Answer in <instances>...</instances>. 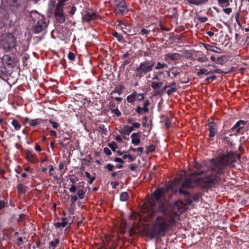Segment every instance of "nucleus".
<instances>
[{
	"label": "nucleus",
	"instance_id": "4d7b16f0",
	"mask_svg": "<svg viewBox=\"0 0 249 249\" xmlns=\"http://www.w3.org/2000/svg\"><path fill=\"white\" fill-rule=\"evenodd\" d=\"M217 63H218V64H223V57H222V56L219 57L217 59Z\"/></svg>",
	"mask_w": 249,
	"mask_h": 249
},
{
	"label": "nucleus",
	"instance_id": "052dcab7",
	"mask_svg": "<svg viewBox=\"0 0 249 249\" xmlns=\"http://www.w3.org/2000/svg\"><path fill=\"white\" fill-rule=\"evenodd\" d=\"M114 161L115 162H120L122 163L124 162L123 160L120 158H115L114 159Z\"/></svg>",
	"mask_w": 249,
	"mask_h": 249
},
{
	"label": "nucleus",
	"instance_id": "2f4dec72",
	"mask_svg": "<svg viewBox=\"0 0 249 249\" xmlns=\"http://www.w3.org/2000/svg\"><path fill=\"white\" fill-rule=\"evenodd\" d=\"M136 100L139 101H141L144 99V95L143 94L138 93L135 91Z\"/></svg>",
	"mask_w": 249,
	"mask_h": 249
},
{
	"label": "nucleus",
	"instance_id": "423d86ee",
	"mask_svg": "<svg viewBox=\"0 0 249 249\" xmlns=\"http://www.w3.org/2000/svg\"><path fill=\"white\" fill-rule=\"evenodd\" d=\"M55 16L58 22L60 23L64 22L65 17L63 14V5L60 3H57L55 10Z\"/></svg>",
	"mask_w": 249,
	"mask_h": 249
},
{
	"label": "nucleus",
	"instance_id": "49530a36",
	"mask_svg": "<svg viewBox=\"0 0 249 249\" xmlns=\"http://www.w3.org/2000/svg\"><path fill=\"white\" fill-rule=\"evenodd\" d=\"M197 60L199 62H201V63H203V62H206L207 60H208V59L207 57H198L197 58Z\"/></svg>",
	"mask_w": 249,
	"mask_h": 249
},
{
	"label": "nucleus",
	"instance_id": "a211bd4d",
	"mask_svg": "<svg viewBox=\"0 0 249 249\" xmlns=\"http://www.w3.org/2000/svg\"><path fill=\"white\" fill-rule=\"evenodd\" d=\"M162 86L163 83L161 82L153 81L151 84V87L154 89H160Z\"/></svg>",
	"mask_w": 249,
	"mask_h": 249
},
{
	"label": "nucleus",
	"instance_id": "7ed1b4c3",
	"mask_svg": "<svg viewBox=\"0 0 249 249\" xmlns=\"http://www.w3.org/2000/svg\"><path fill=\"white\" fill-rule=\"evenodd\" d=\"M31 17L35 21L37 20L36 23L34 27V32L35 34H38L44 30L47 26V23L43 16L40 15L36 11H32L31 13Z\"/></svg>",
	"mask_w": 249,
	"mask_h": 249
},
{
	"label": "nucleus",
	"instance_id": "e433bc0d",
	"mask_svg": "<svg viewBox=\"0 0 249 249\" xmlns=\"http://www.w3.org/2000/svg\"><path fill=\"white\" fill-rule=\"evenodd\" d=\"M111 112L117 116H120L121 115V112L118 108H114L111 109Z\"/></svg>",
	"mask_w": 249,
	"mask_h": 249
},
{
	"label": "nucleus",
	"instance_id": "864d4df0",
	"mask_svg": "<svg viewBox=\"0 0 249 249\" xmlns=\"http://www.w3.org/2000/svg\"><path fill=\"white\" fill-rule=\"evenodd\" d=\"M49 175L50 176H52L53 177V175H54V168L53 167V166H51L49 169Z\"/></svg>",
	"mask_w": 249,
	"mask_h": 249
},
{
	"label": "nucleus",
	"instance_id": "8fccbe9b",
	"mask_svg": "<svg viewBox=\"0 0 249 249\" xmlns=\"http://www.w3.org/2000/svg\"><path fill=\"white\" fill-rule=\"evenodd\" d=\"M76 190V186L73 184H72L71 186V188L69 189L70 192H71V193L75 192Z\"/></svg>",
	"mask_w": 249,
	"mask_h": 249
},
{
	"label": "nucleus",
	"instance_id": "412c9836",
	"mask_svg": "<svg viewBox=\"0 0 249 249\" xmlns=\"http://www.w3.org/2000/svg\"><path fill=\"white\" fill-rule=\"evenodd\" d=\"M218 4L221 7H227L230 5L229 0H218Z\"/></svg>",
	"mask_w": 249,
	"mask_h": 249
},
{
	"label": "nucleus",
	"instance_id": "20e7f679",
	"mask_svg": "<svg viewBox=\"0 0 249 249\" xmlns=\"http://www.w3.org/2000/svg\"><path fill=\"white\" fill-rule=\"evenodd\" d=\"M16 45V39L14 36L10 34L3 35L0 41V46L5 52H9L13 49Z\"/></svg>",
	"mask_w": 249,
	"mask_h": 249
},
{
	"label": "nucleus",
	"instance_id": "dca6fc26",
	"mask_svg": "<svg viewBox=\"0 0 249 249\" xmlns=\"http://www.w3.org/2000/svg\"><path fill=\"white\" fill-rule=\"evenodd\" d=\"M2 62L3 64L11 66L12 65V60L8 55H4L2 58Z\"/></svg>",
	"mask_w": 249,
	"mask_h": 249
},
{
	"label": "nucleus",
	"instance_id": "c9c22d12",
	"mask_svg": "<svg viewBox=\"0 0 249 249\" xmlns=\"http://www.w3.org/2000/svg\"><path fill=\"white\" fill-rule=\"evenodd\" d=\"M122 89H123V86H121L119 88H115V89L113 91V93L114 92V93H118L119 95H120L121 93H122Z\"/></svg>",
	"mask_w": 249,
	"mask_h": 249
},
{
	"label": "nucleus",
	"instance_id": "37998d69",
	"mask_svg": "<svg viewBox=\"0 0 249 249\" xmlns=\"http://www.w3.org/2000/svg\"><path fill=\"white\" fill-rule=\"evenodd\" d=\"M104 153L107 156H109L111 154V152L110 149L107 147H105L104 149Z\"/></svg>",
	"mask_w": 249,
	"mask_h": 249
},
{
	"label": "nucleus",
	"instance_id": "0e129e2a",
	"mask_svg": "<svg viewBox=\"0 0 249 249\" xmlns=\"http://www.w3.org/2000/svg\"><path fill=\"white\" fill-rule=\"evenodd\" d=\"M172 73L175 77H176L177 76H178L179 74V72L178 71H172Z\"/></svg>",
	"mask_w": 249,
	"mask_h": 249
},
{
	"label": "nucleus",
	"instance_id": "5701e85b",
	"mask_svg": "<svg viewBox=\"0 0 249 249\" xmlns=\"http://www.w3.org/2000/svg\"><path fill=\"white\" fill-rule=\"evenodd\" d=\"M18 192L19 194H24L26 191V187L22 184H19L17 186Z\"/></svg>",
	"mask_w": 249,
	"mask_h": 249
},
{
	"label": "nucleus",
	"instance_id": "f8f14e48",
	"mask_svg": "<svg viewBox=\"0 0 249 249\" xmlns=\"http://www.w3.org/2000/svg\"><path fill=\"white\" fill-rule=\"evenodd\" d=\"M203 46L208 51L218 53H220L222 52L221 49L218 47L213 46L208 44H203Z\"/></svg>",
	"mask_w": 249,
	"mask_h": 249
},
{
	"label": "nucleus",
	"instance_id": "72a5a7b5",
	"mask_svg": "<svg viewBox=\"0 0 249 249\" xmlns=\"http://www.w3.org/2000/svg\"><path fill=\"white\" fill-rule=\"evenodd\" d=\"M59 243V240L58 239H55L54 241H51L50 242V245L53 247V249L57 246Z\"/></svg>",
	"mask_w": 249,
	"mask_h": 249
},
{
	"label": "nucleus",
	"instance_id": "de8ad7c7",
	"mask_svg": "<svg viewBox=\"0 0 249 249\" xmlns=\"http://www.w3.org/2000/svg\"><path fill=\"white\" fill-rule=\"evenodd\" d=\"M106 168L109 171H112L114 168V166L113 165L111 164H107L106 165Z\"/></svg>",
	"mask_w": 249,
	"mask_h": 249
},
{
	"label": "nucleus",
	"instance_id": "3c124183",
	"mask_svg": "<svg viewBox=\"0 0 249 249\" xmlns=\"http://www.w3.org/2000/svg\"><path fill=\"white\" fill-rule=\"evenodd\" d=\"M223 11L226 14L229 15L231 12L232 9L231 8H226L224 9Z\"/></svg>",
	"mask_w": 249,
	"mask_h": 249
},
{
	"label": "nucleus",
	"instance_id": "6e6d98bb",
	"mask_svg": "<svg viewBox=\"0 0 249 249\" xmlns=\"http://www.w3.org/2000/svg\"><path fill=\"white\" fill-rule=\"evenodd\" d=\"M170 120L168 119H167L165 121V126L167 128H168L170 127Z\"/></svg>",
	"mask_w": 249,
	"mask_h": 249
},
{
	"label": "nucleus",
	"instance_id": "f257e3e1",
	"mask_svg": "<svg viewBox=\"0 0 249 249\" xmlns=\"http://www.w3.org/2000/svg\"><path fill=\"white\" fill-rule=\"evenodd\" d=\"M234 161L233 155L230 153L219 154L218 157L211 160L207 164L199 167L195 165L196 171L190 178L185 179L179 189L180 194H186V189L200 185L202 183H214L217 182L219 176L223 172L226 166L231 165Z\"/></svg>",
	"mask_w": 249,
	"mask_h": 249
},
{
	"label": "nucleus",
	"instance_id": "4c0bfd02",
	"mask_svg": "<svg viewBox=\"0 0 249 249\" xmlns=\"http://www.w3.org/2000/svg\"><path fill=\"white\" fill-rule=\"evenodd\" d=\"M60 223H61V227L62 228L65 227L67 226V225L68 224V222L67 221V219L65 217L62 218V222H60Z\"/></svg>",
	"mask_w": 249,
	"mask_h": 249
},
{
	"label": "nucleus",
	"instance_id": "b1692460",
	"mask_svg": "<svg viewBox=\"0 0 249 249\" xmlns=\"http://www.w3.org/2000/svg\"><path fill=\"white\" fill-rule=\"evenodd\" d=\"M12 125L14 127L16 130H19L21 128V125L18 121L16 119L13 120L11 123Z\"/></svg>",
	"mask_w": 249,
	"mask_h": 249
},
{
	"label": "nucleus",
	"instance_id": "c85d7f7f",
	"mask_svg": "<svg viewBox=\"0 0 249 249\" xmlns=\"http://www.w3.org/2000/svg\"><path fill=\"white\" fill-rule=\"evenodd\" d=\"M120 200L125 201L128 198V194L126 192H123L121 194L120 196Z\"/></svg>",
	"mask_w": 249,
	"mask_h": 249
},
{
	"label": "nucleus",
	"instance_id": "ddd939ff",
	"mask_svg": "<svg viewBox=\"0 0 249 249\" xmlns=\"http://www.w3.org/2000/svg\"><path fill=\"white\" fill-rule=\"evenodd\" d=\"M133 131V127L128 125H125L121 127L120 133L124 135H129Z\"/></svg>",
	"mask_w": 249,
	"mask_h": 249
},
{
	"label": "nucleus",
	"instance_id": "79ce46f5",
	"mask_svg": "<svg viewBox=\"0 0 249 249\" xmlns=\"http://www.w3.org/2000/svg\"><path fill=\"white\" fill-rule=\"evenodd\" d=\"M49 122L52 124V126L53 128H57L59 126V124L55 122H53L52 120L49 121Z\"/></svg>",
	"mask_w": 249,
	"mask_h": 249
},
{
	"label": "nucleus",
	"instance_id": "9d476101",
	"mask_svg": "<svg viewBox=\"0 0 249 249\" xmlns=\"http://www.w3.org/2000/svg\"><path fill=\"white\" fill-rule=\"evenodd\" d=\"M245 124L246 123L244 121H239L232 127V131L234 134L239 133L240 131V130L243 128Z\"/></svg>",
	"mask_w": 249,
	"mask_h": 249
},
{
	"label": "nucleus",
	"instance_id": "7c9ffc66",
	"mask_svg": "<svg viewBox=\"0 0 249 249\" xmlns=\"http://www.w3.org/2000/svg\"><path fill=\"white\" fill-rule=\"evenodd\" d=\"M77 195L80 199H83L85 196V192L82 190H79L77 192Z\"/></svg>",
	"mask_w": 249,
	"mask_h": 249
},
{
	"label": "nucleus",
	"instance_id": "bf43d9fd",
	"mask_svg": "<svg viewBox=\"0 0 249 249\" xmlns=\"http://www.w3.org/2000/svg\"><path fill=\"white\" fill-rule=\"evenodd\" d=\"M199 20L202 22H205L207 21L208 18L206 17H202L199 18Z\"/></svg>",
	"mask_w": 249,
	"mask_h": 249
},
{
	"label": "nucleus",
	"instance_id": "9b49d317",
	"mask_svg": "<svg viewBox=\"0 0 249 249\" xmlns=\"http://www.w3.org/2000/svg\"><path fill=\"white\" fill-rule=\"evenodd\" d=\"M140 133H133L131 135V142L135 146L139 145L141 143Z\"/></svg>",
	"mask_w": 249,
	"mask_h": 249
},
{
	"label": "nucleus",
	"instance_id": "4468645a",
	"mask_svg": "<svg viewBox=\"0 0 249 249\" xmlns=\"http://www.w3.org/2000/svg\"><path fill=\"white\" fill-rule=\"evenodd\" d=\"M213 72H219L218 70H209L207 68L200 69L198 70L197 74L198 76L205 74L208 75L209 74H213Z\"/></svg>",
	"mask_w": 249,
	"mask_h": 249
},
{
	"label": "nucleus",
	"instance_id": "69168bd1",
	"mask_svg": "<svg viewBox=\"0 0 249 249\" xmlns=\"http://www.w3.org/2000/svg\"><path fill=\"white\" fill-rule=\"evenodd\" d=\"M144 107L148 108V106L149 105V102L148 100H145L144 102Z\"/></svg>",
	"mask_w": 249,
	"mask_h": 249
},
{
	"label": "nucleus",
	"instance_id": "774afa93",
	"mask_svg": "<svg viewBox=\"0 0 249 249\" xmlns=\"http://www.w3.org/2000/svg\"><path fill=\"white\" fill-rule=\"evenodd\" d=\"M89 180L88 181V183L89 184H91L92 183V182L94 181L95 178L94 177H91L90 178H89Z\"/></svg>",
	"mask_w": 249,
	"mask_h": 249
},
{
	"label": "nucleus",
	"instance_id": "e2e57ef3",
	"mask_svg": "<svg viewBox=\"0 0 249 249\" xmlns=\"http://www.w3.org/2000/svg\"><path fill=\"white\" fill-rule=\"evenodd\" d=\"M76 10V8L75 6H72L71 7V10L70 11V13L71 14V15H73L75 12Z\"/></svg>",
	"mask_w": 249,
	"mask_h": 249
},
{
	"label": "nucleus",
	"instance_id": "473e14b6",
	"mask_svg": "<svg viewBox=\"0 0 249 249\" xmlns=\"http://www.w3.org/2000/svg\"><path fill=\"white\" fill-rule=\"evenodd\" d=\"M40 123V120L39 119L32 120L30 123V125L32 126H35Z\"/></svg>",
	"mask_w": 249,
	"mask_h": 249
},
{
	"label": "nucleus",
	"instance_id": "393cba45",
	"mask_svg": "<svg viewBox=\"0 0 249 249\" xmlns=\"http://www.w3.org/2000/svg\"><path fill=\"white\" fill-rule=\"evenodd\" d=\"M149 109L148 108L146 107H138L136 109V112L139 114H143L144 113L147 112Z\"/></svg>",
	"mask_w": 249,
	"mask_h": 249
},
{
	"label": "nucleus",
	"instance_id": "1a4fd4ad",
	"mask_svg": "<svg viewBox=\"0 0 249 249\" xmlns=\"http://www.w3.org/2000/svg\"><path fill=\"white\" fill-rule=\"evenodd\" d=\"M182 55L177 53H168L165 55L164 60L166 61L169 60H178L181 58Z\"/></svg>",
	"mask_w": 249,
	"mask_h": 249
},
{
	"label": "nucleus",
	"instance_id": "338daca9",
	"mask_svg": "<svg viewBox=\"0 0 249 249\" xmlns=\"http://www.w3.org/2000/svg\"><path fill=\"white\" fill-rule=\"evenodd\" d=\"M56 133L55 131H54V130L50 131V135L51 136H56Z\"/></svg>",
	"mask_w": 249,
	"mask_h": 249
},
{
	"label": "nucleus",
	"instance_id": "f3484780",
	"mask_svg": "<svg viewBox=\"0 0 249 249\" xmlns=\"http://www.w3.org/2000/svg\"><path fill=\"white\" fill-rule=\"evenodd\" d=\"M182 179V175H181L179 177L176 178L174 179L173 182L171 185V189L174 191L173 187L174 186H178L180 182V181Z\"/></svg>",
	"mask_w": 249,
	"mask_h": 249
},
{
	"label": "nucleus",
	"instance_id": "a18cd8bd",
	"mask_svg": "<svg viewBox=\"0 0 249 249\" xmlns=\"http://www.w3.org/2000/svg\"><path fill=\"white\" fill-rule=\"evenodd\" d=\"M6 202L4 201L0 200V210H2L5 207Z\"/></svg>",
	"mask_w": 249,
	"mask_h": 249
},
{
	"label": "nucleus",
	"instance_id": "cd10ccee",
	"mask_svg": "<svg viewBox=\"0 0 249 249\" xmlns=\"http://www.w3.org/2000/svg\"><path fill=\"white\" fill-rule=\"evenodd\" d=\"M129 151H132L134 152H138L139 153L138 155L141 156V155L143 152V148L142 147H139L138 148L130 147L129 149Z\"/></svg>",
	"mask_w": 249,
	"mask_h": 249
},
{
	"label": "nucleus",
	"instance_id": "09e8293b",
	"mask_svg": "<svg viewBox=\"0 0 249 249\" xmlns=\"http://www.w3.org/2000/svg\"><path fill=\"white\" fill-rule=\"evenodd\" d=\"M176 89L175 88H172L167 90V93L168 95H170V94H172L173 93L175 92L176 91Z\"/></svg>",
	"mask_w": 249,
	"mask_h": 249
},
{
	"label": "nucleus",
	"instance_id": "2eb2a0df",
	"mask_svg": "<svg viewBox=\"0 0 249 249\" xmlns=\"http://www.w3.org/2000/svg\"><path fill=\"white\" fill-rule=\"evenodd\" d=\"M209 126V136L210 137H213L215 136V133L216 132V130L215 128V124L213 122L210 123Z\"/></svg>",
	"mask_w": 249,
	"mask_h": 249
},
{
	"label": "nucleus",
	"instance_id": "ea45409f",
	"mask_svg": "<svg viewBox=\"0 0 249 249\" xmlns=\"http://www.w3.org/2000/svg\"><path fill=\"white\" fill-rule=\"evenodd\" d=\"M68 58L71 60H73L75 58V55L73 53L69 52L68 54Z\"/></svg>",
	"mask_w": 249,
	"mask_h": 249
},
{
	"label": "nucleus",
	"instance_id": "f704fd0d",
	"mask_svg": "<svg viewBox=\"0 0 249 249\" xmlns=\"http://www.w3.org/2000/svg\"><path fill=\"white\" fill-rule=\"evenodd\" d=\"M108 145L113 151H115L116 148L117 147V144L115 142L109 143Z\"/></svg>",
	"mask_w": 249,
	"mask_h": 249
},
{
	"label": "nucleus",
	"instance_id": "aec40b11",
	"mask_svg": "<svg viewBox=\"0 0 249 249\" xmlns=\"http://www.w3.org/2000/svg\"><path fill=\"white\" fill-rule=\"evenodd\" d=\"M126 100L128 102L131 103L136 101L137 100L135 91H134L131 94L128 95L126 98Z\"/></svg>",
	"mask_w": 249,
	"mask_h": 249
},
{
	"label": "nucleus",
	"instance_id": "0eeeda50",
	"mask_svg": "<svg viewBox=\"0 0 249 249\" xmlns=\"http://www.w3.org/2000/svg\"><path fill=\"white\" fill-rule=\"evenodd\" d=\"M114 11L117 14L124 15L128 12L126 2L124 0H121L114 8Z\"/></svg>",
	"mask_w": 249,
	"mask_h": 249
},
{
	"label": "nucleus",
	"instance_id": "c03bdc74",
	"mask_svg": "<svg viewBox=\"0 0 249 249\" xmlns=\"http://www.w3.org/2000/svg\"><path fill=\"white\" fill-rule=\"evenodd\" d=\"M149 33H150V31L147 30V29H142L141 30V34L142 36H144V35H146Z\"/></svg>",
	"mask_w": 249,
	"mask_h": 249
},
{
	"label": "nucleus",
	"instance_id": "a878e982",
	"mask_svg": "<svg viewBox=\"0 0 249 249\" xmlns=\"http://www.w3.org/2000/svg\"><path fill=\"white\" fill-rule=\"evenodd\" d=\"M167 67V65L164 63H161L160 62H158L157 65L155 67L156 70H161L164 69L165 68Z\"/></svg>",
	"mask_w": 249,
	"mask_h": 249
},
{
	"label": "nucleus",
	"instance_id": "13d9d810",
	"mask_svg": "<svg viewBox=\"0 0 249 249\" xmlns=\"http://www.w3.org/2000/svg\"><path fill=\"white\" fill-rule=\"evenodd\" d=\"M141 126V124L139 123H132V126L134 127H135V128H138L140 127Z\"/></svg>",
	"mask_w": 249,
	"mask_h": 249
},
{
	"label": "nucleus",
	"instance_id": "6e6552de",
	"mask_svg": "<svg viewBox=\"0 0 249 249\" xmlns=\"http://www.w3.org/2000/svg\"><path fill=\"white\" fill-rule=\"evenodd\" d=\"M98 15L95 12L87 13L82 18L84 22H89L98 18Z\"/></svg>",
	"mask_w": 249,
	"mask_h": 249
},
{
	"label": "nucleus",
	"instance_id": "6ab92c4d",
	"mask_svg": "<svg viewBox=\"0 0 249 249\" xmlns=\"http://www.w3.org/2000/svg\"><path fill=\"white\" fill-rule=\"evenodd\" d=\"M206 67H207L209 69V70H218L219 72H213L214 73H221L222 72V71L221 70L217 68V66L214 65H211L208 64L207 65H206Z\"/></svg>",
	"mask_w": 249,
	"mask_h": 249
},
{
	"label": "nucleus",
	"instance_id": "f03ea898",
	"mask_svg": "<svg viewBox=\"0 0 249 249\" xmlns=\"http://www.w3.org/2000/svg\"><path fill=\"white\" fill-rule=\"evenodd\" d=\"M164 193L163 189L158 188L152 194L156 202L149 201L144 206V211L148 217H156L153 225V230L157 235L164 233L165 231L179 220V215L185 210V206L181 201H177L173 208V212H167L165 207L158 201Z\"/></svg>",
	"mask_w": 249,
	"mask_h": 249
},
{
	"label": "nucleus",
	"instance_id": "680f3d73",
	"mask_svg": "<svg viewBox=\"0 0 249 249\" xmlns=\"http://www.w3.org/2000/svg\"><path fill=\"white\" fill-rule=\"evenodd\" d=\"M130 170L131 171H136V166L135 165L131 164L129 166Z\"/></svg>",
	"mask_w": 249,
	"mask_h": 249
},
{
	"label": "nucleus",
	"instance_id": "39448f33",
	"mask_svg": "<svg viewBox=\"0 0 249 249\" xmlns=\"http://www.w3.org/2000/svg\"><path fill=\"white\" fill-rule=\"evenodd\" d=\"M154 65V62L149 61H145L140 64L136 71L140 74V76L141 77L143 73L151 71L153 69Z\"/></svg>",
	"mask_w": 249,
	"mask_h": 249
},
{
	"label": "nucleus",
	"instance_id": "58836bf2",
	"mask_svg": "<svg viewBox=\"0 0 249 249\" xmlns=\"http://www.w3.org/2000/svg\"><path fill=\"white\" fill-rule=\"evenodd\" d=\"M124 159H128L130 161H133L135 159L129 155H124L123 156Z\"/></svg>",
	"mask_w": 249,
	"mask_h": 249
},
{
	"label": "nucleus",
	"instance_id": "a19ab883",
	"mask_svg": "<svg viewBox=\"0 0 249 249\" xmlns=\"http://www.w3.org/2000/svg\"><path fill=\"white\" fill-rule=\"evenodd\" d=\"M100 131L105 135H106L107 130L105 128L104 125H101L99 126Z\"/></svg>",
	"mask_w": 249,
	"mask_h": 249
},
{
	"label": "nucleus",
	"instance_id": "c756f323",
	"mask_svg": "<svg viewBox=\"0 0 249 249\" xmlns=\"http://www.w3.org/2000/svg\"><path fill=\"white\" fill-rule=\"evenodd\" d=\"M112 35H113V36L114 37H115V38H117V39L119 41L121 42V41H122V39H123V36H122V35L118 34L117 32H114V33H113V34H112Z\"/></svg>",
	"mask_w": 249,
	"mask_h": 249
},
{
	"label": "nucleus",
	"instance_id": "bb28decb",
	"mask_svg": "<svg viewBox=\"0 0 249 249\" xmlns=\"http://www.w3.org/2000/svg\"><path fill=\"white\" fill-rule=\"evenodd\" d=\"M26 159L28 161L31 162H34V155H33L31 152L28 151L27 153Z\"/></svg>",
	"mask_w": 249,
	"mask_h": 249
},
{
	"label": "nucleus",
	"instance_id": "603ef678",
	"mask_svg": "<svg viewBox=\"0 0 249 249\" xmlns=\"http://www.w3.org/2000/svg\"><path fill=\"white\" fill-rule=\"evenodd\" d=\"M155 150V147L154 145H150L148 148V151L149 152H153Z\"/></svg>",
	"mask_w": 249,
	"mask_h": 249
},
{
	"label": "nucleus",
	"instance_id": "5fc2aeb1",
	"mask_svg": "<svg viewBox=\"0 0 249 249\" xmlns=\"http://www.w3.org/2000/svg\"><path fill=\"white\" fill-rule=\"evenodd\" d=\"M25 215L24 214H20L19 216H18V221H22L25 217Z\"/></svg>",
	"mask_w": 249,
	"mask_h": 249
},
{
	"label": "nucleus",
	"instance_id": "4be33fe9",
	"mask_svg": "<svg viewBox=\"0 0 249 249\" xmlns=\"http://www.w3.org/2000/svg\"><path fill=\"white\" fill-rule=\"evenodd\" d=\"M206 0H188L187 1L191 4L200 5L206 1Z\"/></svg>",
	"mask_w": 249,
	"mask_h": 249
}]
</instances>
